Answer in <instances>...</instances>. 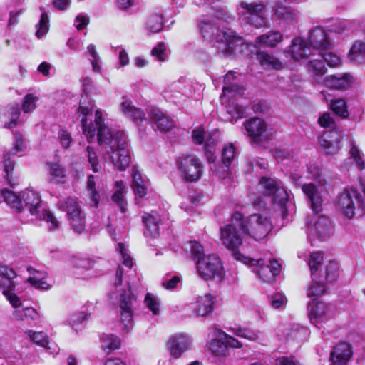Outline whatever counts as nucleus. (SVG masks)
<instances>
[{"label":"nucleus","instance_id":"obj_44","mask_svg":"<svg viewBox=\"0 0 365 365\" xmlns=\"http://www.w3.org/2000/svg\"><path fill=\"white\" fill-rule=\"evenodd\" d=\"M260 263L258 264H252L251 266H258V274L259 277L266 282H273L275 281V274L269 268L267 265H263V260L262 259H258Z\"/></svg>","mask_w":365,"mask_h":365},{"label":"nucleus","instance_id":"obj_11","mask_svg":"<svg viewBox=\"0 0 365 365\" xmlns=\"http://www.w3.org/2000/svg\"><path fill=\"white\" fill-rule=\"evenodd\" d=\"M240 6L242 9L247 11L249 16L247 21L251 25L259 29L267 25V19L264 17L266 6L264 2H252L241 1Z\"/></svg>","mask_w":365,"mask_h":365},{"label":"nucleus","instance_id":"obj_63","mask_svg":"<svg viewBox=\"0 0 365 365\" xmlns=\"http://www.w3.org/2000/svg\"><path fill=\"white\" fill-rule=\"evenodd\" d=\"M58 138L60 144L64 149L68 148L73 143V139L70 133L65 130H61L58 132Z\"/></svg>","mask_w":365,"mask_h":365},{"label":"nucleus","instance_id":"obj_54","mask_svg":"<svg viewBox=\"0 0 365 365\" xmlns=\"http://www.w3.org/2000/svg\"><path fill=\"white\" fill-rule=\"evenodd\" d=\"M36 27L37 29L36 36L38 38H41L47 34L49 29V19L46 12L41 14L40 21Z\"/></svg>","mask_w":365,"mask_h":365},{"label":"nucleus","instance_id":"obj_16","mask_svg":"<svg viewBox=\"0 0 365 365\" xmlns=\"http://www.w3.org/2000/svg\"><path fill=\"white\" fill-rule=\"evenodd\" d=\"M302 190L307 197L313 212H320L322 210L323 198L318 187L313 182L304 183L302 185Z\"/></svg>","mask_w":365,"mask_h":365},{"label":"nucleus","instance_id":"obj_61","mask_svg":"<svg viewBox=\"0 0 365 365\" xmlns=\"http://www.w3.org/2000/svg\"><path fill=\"white\" fill-rule=\"evenodd\" d=\"M205 155L210 163H213L216 160V148L213 141H207L204 146Z\"/></svg>","mask_w":365,"mask_h":365},{"label":"nucleus","instance_id":"obj_53","mask_svg":"<svg viewBox=\"0 0 365 365\" xmlns=\"http://www.w3.org/2000/svg\"><path fill=\"white\" fill-rule=\"evenodd\" d=\"M318 56L321 58L324 63L326 62L330 67H336L340 62L339 58L332 52L327 50H322L318 53Z\"/></svg>","mask_w":365,"mask_h":365},{"label":"nucleus","instance_id":"obj_50","mask_svg":"<svg viewBox=\"0 0 365 365\" xmlns=\"http://www.w3.org/2000/svg\"><path fill=\"white\" fill-rule=\"evenodd\" d=\"M228 329H230L234 334L249 340H255L257 337V333L250 328H244L235 325V327H230Z\"/></svg>","mask_w":365,"mask_h":365},{"label":"nucleus","instance_id":"obj_34","mask_svg":"<svg viewBox=\"0 0 365 365\" xmlns=\"http://www.w3.org/2000/svg\"><path fill=\"white\" fill-rule=\"evenodd\" d=\"M125 185L123 181H117L115 184V192L112 200L120 207V211L124 213L126 210V202L125 200Z\"/></svg>","mask_w":365,"mask_h":365},{"label":"nucleus","instance_id":"obj_51","mask_svg":"<svg viewBox=\"0 0 365 365\" xmlns=\"http://www.w3.org/2000/svg\"><path fill=\"white\" fill-rule=\"evenodd\" d=\"M323 261V254L321 252H313L310 255L309 267L312 277L316 276Z\"/></svg>","mask_w":365,"mask_h":365},{"label":"nucleus","instance_id":"obj_13","mask_svg":"<svg viewBox=\"0 0 365 365\" xmlns=\"http://www.w3.org/2000/svg\"><path fill=\"white\" fill-rule=\"evenodd\" d=\"M284 54L286 58L295 61L311 56L310 48L301 38H294L291 45L284 51Z\"/></svg>","mask_w":365,"mask_h":365},{"label":"nucleus","instance_id":"obj_49","mask_svg":"<svg viewBox=\"0 0 365 365\" xmlns=\"http://www.w3.org/2000/svg\"><path fill=\"white\" fill-rule=\"evenodd\" d=\"M235 147L230 143L222 152L221 161L225 168H230L235 156Z\"/></svg>","mask_w":365,"mask_h":365},{"label":"nucleus","instance_id":"obj_1","mask_svg":"<svg viewBox=\"0 0 365 365\" xmlns=\"http://www.w3.org/2000/svg\"><path fill=\"white\" fill-rule=\"evenodd\" d=\"M82 100L78 108V118L81 119L83 134L88 142L97 140L101 149L105 152L104 158L112 161L115 168L124 170L131 161V156L127 140L123 132L113 133L103 122L102 112L93 108L83 105Z\"/></svg>","mask_w":365,"mask_h":365},{"label":"nucleus","instance_id":"obj_42","mask_svg":"<svg viewBox=\"0 0 365 365\" xmlns=\"http://www.w3.org/2000/svg\"><path fill=\"white\" fill-rule=\"evenodd\" d=\"M48 173L50 180L56 182H61V179L66 177V170L58 163H49Z\"/></svg>","mask_w":365,"mask_h":365},{"label":"nucleus","instance_id":"obj_28","mask_svg":"<svg viewBox=\"0 0 365 365\" xmlns=\"http://www.w3.org/2000/svg\"><path fill=\"white\" fill-rule=\"evenodd\" d=\"M225 108L226 112L230 116L227 120L231 123H235L239 119L245 116L246 108L234 101H229Z\"/></svg>","mask_w":365,"mask_h":365},{"label":"nucleus","instance_id":"obj_57","mask_svg":"<svg viewBox=\"0 0 365 365\" xmlns=\"http://www.w3.org/2000/svg\"><path fill=\"white\" fill-rule=\"evenodd\" d=\"M350 54L355 60L365 59V43L356 41L350 49Z\"/></svg>","mask_w":365,"mask_h":365},{"label":"nucleus","instance_id":"obj_27","mask_svg":"<svg viewBox=\"0 0 365 365\" xmlns=\"http://www.w3.org/2000/svg\"><path fill=\"white\" fill-rule=\"evenodd\" d=\"M27 270L31 274L27 279V282L34 287L41 289H48L51 287V285L46 282L47 274L46 272L36 271L31 267H28Z\"/></svg>","mask_w":365,"mask_h":365},{"label":"nucleus","instance_id":"obj_55","mask_svg":"<svg viewBox=\"0 0 365 365\" xmlns=\"http://www.w3.org/2000/svg\"><path fill=\"white\" fill-rule=\"evenodd\" d=\"M38 98L34 94L29 93L26 95L22 101V110L25 113L33 112L36 106Z\"/></svg>","mask_w":365,"mask_h":365},{"label":"nucleus","instance_id":"obj_40","mask_svg":"<svg viewBox=\"0 0 365 365\" xmlns=\"http://www.w3.org/2000/svg\"><path fill=\"white\" fill-rule=\"evenodd\" d=\"M87 51L89 55L88 60L91 62L93 71L96 73H101V59L96 51V46L89 44L87 47Z\"/></svg>","mask_w":365,"mask_h":365},{"label":"nucleus","instance_id":"obj_47","mask_svg":"<svg viewBox=\"0 0 365 365\" xmlns=\"http://www.w3.org/2000/svg\"><path fill=\"white\" fill-rule=\"evenodd\" d=\"M144 302L146 307L152 312L154 315H158L160 313V300L152 293H147Z\"/></svg>","mask_w":365,"mask_h":365},{"label":"nucleus","instance_id":"obj_8","mask_svg":"<svg viewBox=\"0 0 365 365\" xmlns=\"http://www.w3.org/2000/svg\"><path fill=\"white\" fill-rule=\"evenodd\" d=\"M243 43L244 40L241 35L231 28H225L217 34L215 47L220 53L230 56Z\"/></svg>","mask_w":365,"mask_h":365},{"label":"nucleus","instance_id":"obj_58","mask_svg":"<svg viewBox=\"0 0 365 365\" xmlns=\"http://www.w3.org/2000/svg\"><path fill=\"white\" fill-rule=\"evenodd\" d=\"M86 156L88 161L91 166V169L93 172L97 173L101 169V165L98 163V159L93 148L91 146H88L86 150Z\"/></svg>","mask_w":365,"mask_h":365},{"label":"nucleus","instance_id":"obj_25","mask_svg":"<svg viewBox=\"0 0 365 365\" xmlns=\"http://www.w3.org/2000/svg\"><path fill=\"white\" fill-rule=\"evenodd\" d=\"M256 58L260 65L265 69L281 70L283 68L282 61L267 52L257 51Z\"/></svg>","mask_w":365,"mask_h":365},{"label":"nucleus","instance_id":"obj_56","mask_svg":"<svg viewBox=\"0 0 365 365\" xmlns=\"http://www.w3.org/2000/svg\"><path fill=\"white\" fill-rule=\"evenodd\" d=\"M26 149V143L20 133H16L14 135V140L13 143V148L11 150L13 155H21Z\"/></svg>","mask_w":365,"mask_h":365},{"label":"nucleus","instance_id":"obj_31","mask_svg":"<svg viewBox=\"0 0 365 365\" xmlns=\"http://www.w3.org/2000/svg\"><path fill=\"white\" fill-rule=\"evenodd\" d=\"M212 297L210 294L200 297L196 302L195 310L199 317L207 316L213 311Z\"/></svg>","mask_w":365,"mask_h":365},{"label":"nucleus","instance_id":"obj_7","mask_svg":"<svg viewBox=\"0 0 365 365\" xmlns=\"http://www.w3.org/2000/svg\"><path fill=\"white\" fill-rule=\"evenodd\" d=\"M336 206L338 210L349 219L355 215V209H364L365 205L364 200L356 189L345 190L337 197Z\"/></svg>","mask_w":365,"mask_h":365},{"label":"nucleus","instance_id":"obj_35","mask_svg":"<svg viewBox=\"0 0 365 365\" xmlns=\"http://www.w3.org/2000/svg\"><path fill=\"white\" fill-rule=\"evenodd\" d=\"M98 177L93 175H89L86 182V189L89 193L91 200V206L97 207L100 199V195L96 189V182Z\"/></svg>","mask_w":365,"mask_h":365},{"label":"nucleus","instance_id":"obj_26","mask_svg":"<svg viewBox=\"0 0 365 365\" xmlns=\"http://www.w3.org/2000/svg\"><path fill=\"white\" fill-rule=\"evenodd\" d=\"M283 40V35L279 31H270L257 36L255 43L264 46L274 48Z\"/></svg>","mask_w":365,"mask_h":365},{"label":"nucleus","instance_id":"obj_12","mask_svg":"<svg viewBox=\"0 0 365 365\" xmlns=\"http://www.w3.org/2000/svg\"><path fill=\"white\" fill-rule=\"evenodd\" d=\"M243 126L251 143L255 144H258L262 141L263 135L267 130L266 121L258 117L246 120L243 123Z\"/></svg>","mask_w":365,"mask_h":365},{"label":"nucleus","instance_id":"obj_15","mask_svg":"<svg viewBox=\"0 0 365 365\" xmlns=\"http://www.w3.org/2000/svg\"><path fill=\"white\" fill-rule=\"evenodd\" d=\"M119 110L125 117L136 123H141L143 120H147L145 113L140 108L135 107L127 96L122 97L119 104Z\"/></svg>","mask_w":365,"mask_h":365},{"label":"nucleus","instance_id":"obj_60","mask_svg":"<svg viewBox=\"0 0 365 365\" xmlns=\"http://www.w3.org/2000/svg\"><path fill=\"white\" fill-rule=\"evenodd\" d=\"M117 250L120 253L123 264L130 269L133 266V260L125 246L118 243Z\"/></svg>","mask_w":365,"mask_h":365},{"label":"nucleus","instance_id":"obj_10","mask_svg":"<svg viewBox=\"0 0 365 365\" xmlns=\"http://www.w3.org/2000/svg\"><path fill=\"white\" fill-rule=\"evenodd\" d=\"M259 185L262 188V193L272 198L274 203L284 205L288 200L286 190L279 186L277 180L265 176L261 177Z\"/></svg>","mask_w":365,"mask_h":365},{"label":"nucleus","instance_id":"obj_3","mask_svg":"<svg viewBox=\"0 0 365 365\" xmlns=\"http://www.w3.org/2000/svg\"><path fill=\"white\" fill-rule=\"evenodd\" d=\"M231 221L235 222L245 235L256 241L265 238L272 229L270 219L259 213L244 217L242 213L235 211L231 216Z\"/></svg>","mask_w":365,"mask_h":365},{"label":"nucleus","instance_id":"obj_39","mask_svg":"<svg viewBox=\"0 0 365 365\" xmlns=\"http://www.w3.org/2000/svg\"><path fill=\"white\" fill-rule=\"evenodd\" d=\"M199 26L204 38H211L218 31L217 25L209 19L201 20L199 22Z\"/></svg>","mask_w":365,"mask_h":365},{"label":"nucleus","instance_id":"obj_21","mask_svg":"<svg viewBox=\"0 0 365 365\" xmlns=\"http://www.w3.org/2000/svg\"><path fill=\"white\" fill-rule=\"evenodd\" d=\"M319 142L327 154L334 155L338 152L339 138L336 130L324 131L319 137Z\"/></svg>","mask_w":365,"mask_h":365},{"label":"nucleus","instance_id":"obj_18","mask_svg":"<svg viewBox=\"0 0 365 365\" xmlns=\"http://www.w3.org/2000/svg\"><path fill=\"white\" fill-rule=\"evenodd\" d=\"M127 290L120 293L119 304L122 317L131 319L133 317V307L136 297L131 292L130 282H127Z\"/></svg>","mask_w":365,"mask_h":365},{"label":"nucleus","instance_id":"obj_23","mask_svg":"<svg viewBox=\"0 0 365 365\" xmlns=\"http://www.w3.org/2000/svg\"><path fill=\"white\" fill-rule=\"evenodd\" d=\"M131 175L133 179L132 188L135 195L139 197H145L149 185L148 181L142 175L136 167H133Z\"/></svg>","mask_w":365,"mask_h":365},{"label":"nucleus","instance_id":"obj_45","mask_svg":"<svg viewBox=\"0 0 365 365\" xmlns=\"http://www.w3.org/2000/svg\"><path fill=\"white\" fill-rule=\"evenodd\" d=\"M189 244L190 257L195 261V264H197L198 261L202 259L204 257L207 256L205 255L204 247L196 240L190 241Z\"/></svg>","mask_w":365,"mask_h":365},{"label":"nucleus","instance_id":"obj_6","mask_svg":"<svg viewBox=\"0 0 365 365\" xmlns=\"http://www.w3.org/2000/svg\"><path fill=\"white\" fill-rule=\"evenodd\" d=\"M197 273L203 279L222 281L225 271L220 258L215 254L207 255L196 264Z\"/></svg>","mask_w":365,"mask_h":365},{"label":"nucleus","instance_id":"obj_38","mask_svg":"<svg viewBox=\"0 0 365 365\" xmlns=\"http://www.w3.org/2000/svg\"><path fill=\"white\" fill-rule=\"evenodd\" d=\"M276 20H283L285 21H291L295 19V13L290 7H287L282 4H277L276 5L274 14Z\"/></svg>","mask_w":365,"mask_h":365},{"label":"nucleus","instance_id":"obj_41","mask_svg":"<svg viewBox=\"0 0 365 365\" xmlns=\"http://www.w3.org/2000/svg\"><path fill=\"white\" fill-rule=\"evenodd\" d=\"M163 16L158 14L150 16L146 23V29L150 33H158L163 29Z\"/></svg>","mask_w":365,"mask_h":365},{"label":"nucleus","instance_id":"obj_59","mask_svg":"<svg viewBox=\"0 0 365 365\" xmlns=\"http://www.w3.org/2000/svg\"><path fill=\"white\" fill-rule=\"evenodd\" d=\"M4 171L6 173V179L11 186L15 183L11 180L12 172L14 168V163L10 160L9 153L4 154Z\"/></svg>","mask_w":365,"mask_h":365},{"label":"nucleus","instance_id":"obj_46","mask_svg":"<svg viewBox=\"0 0 365 365\" xmlns=\"http://www.w3.org/2000/svg\"><path fill=\"white\" fill-rule=\"evenodd\" d=\"M312 277V284L310 285L307 291V297H312L315 296H321L326 292L325 284L318 281L317 276Z\"/></svg>","mask_w":365,"mask_h":365},{"label":"nucleus","instance_id":"obj_62","mask_svg":"<svg viewBox=\"0 0 365 365\" xmlns=\"http://www.w3.org/2000/svg\"><path fill=\"white\" fill-rule=\"evenodd\" d=\"M153 56L160 61H165L167 59L166 46L163 43H158L151 51Z\"/></svg>","mask_w":365,"mask_h":365},{"label":"nucleus","instance_id":"obj_43","mask_svg":"<svg viewBox=\"0 0 365 365\" xmlns=\"http://www.w3.org/2000/svg\"><path fill=\"white\" fill-rule=\"evenodd\" d=\"M330 108L336 115L342 118H346L349 116V111L344 99L339 98L333 100L331 103Z\"/></svg>","mask_w":365,"mask_h":365},{"label":"nucleus","instance_id":"obj_30","mask_svg":"<svg viewBox=\"0 0 365 365\" xmlns=\"http://www.w3.org/2000/svg\"><path fill=\"white\" fill-rule=\"evenodd\" d=\"M307 70L309 73L319 81V78H322L327 73L324 61L321 58H312L307 63Z\"/></svg>","mask_w":365,"mask_h":365},{"label":"nucleus","instance_id":"obj_36","mask_svg":"<svg viewBox=\"0 0 365 365\" xmlns=\"http://www.w3.org/2000/svg\"><path fill=\"white\" fill-rule=\"evenodd\" d=\"M325 314V304L317 299H313L308 304L309 319H319Z\"/></svg>","mask_w":365,"mask_h":365},{"label":"nucleus","instance_id":"obj_37","mask_svg":"<svg viewBox=\"0 0 365 365\" xmlns=\"http://www.w3.org/2000/svg\"><path fill=\"white\" fill-rule=\"evenodd\" d=\"M324 277L327 283L335 282L339 277V267L337 262L329 261L324 271Z\"/></svg>","mask_w":365,"mask_h":365},{"label":"nucleus","instance_id":"obj_9","mask_svg":"<svg viewBox=\"0 0 365 365\" xmlns=\"http://www.w3.org/2000/svg\"><path fill=\"white\" fill-rule=\"evenodd\" d=\"M60 210L67 212L68 219L73 231L81 234L85 228L84 216L78 203L75 199L66 197L61 199L58 202Z\"/></svg>","mask_w":365,"mask_h":365},{"label":"nucleus","instance_id":"obj_2","mask_svg":"<svg viewBox=\"0 0 365 365\" xmlns=\"http://www.w3.org/2000/svg\"><path fill=\"white\" fill-rule=\"evenodd\" d=\"M1 195L6 203L16 212L29 207L31 215L48 224L49 230L53 231L60 227V222L50 210L42 207L40 195L34 190H25L17 194L5 189L1 191Z\"/></svg>","mask_w":365,"mask_h":365},{"label":"nucleus","instance_id":"obj_48","mask_svg":"<svg viewBox=\"0 0 365 365\" xmlns=\"http://www.w3.org/2000/svg\"><path fill=\"white\" fill-rule=\"evenodd\" d=\"M214 334L216 336L222 337V339L225 340L228 349L229 347L234 349H240L242 347V344L239 340L230 335H228L222 329H214Z\"/></svg>","mask_w":365,"mask_h":365},{"label":"nucleus","instance_id":"obj_19","mask_svg":"<svg viewBox=\"0 0 365 365\" xmlns=\"http://www.w3.org/2000/svg\"><path fill=\"white\" fill-rule=\"evenodd\" d=\"M309 41L314 50L318 53L322 50H327L331 45L328 35L322 27H316L309 33Z\"/></svg>","mask_w":365,"mask_h":365},{"label":"nucleus","instance_id":"obj_64","mask_svg":"<svg viewBox=\"0 0 365 365\" xmlns=\"http://www.w3.org/2000/svg\"><path fill=\"white\" fill-rule=\"evenodd\" d=\"M317 123L324 128H331L335 125L334 120L328 113H324L321 115L317 120Z\"/></svg>","mask_w":365,"mask_h":365},{"label":"nucleus","instance_id":"obj_29","mask_svg":"<svg viewBox=\"0 0 365 365\" xmlns=\"http://www.w3.org/2000/svg\"><path fill=\"white\" fill-rule=\"evenodd\" d=\"M101 349L107 354L118 349L121 344L120 339L112 334H103L101 336Z\"/></svg>","mask_w":365,"mask_h":365},{"label":"nucleus","instance_id":"obj_4","mask_svg":"<svg viewBox=\"0 0 365 365\" xmlns=\"http://www.w3.org/2000/svg\"><path fill=\"white\" fill-rule=\"evenodd\" d=\"M235 222L229 223L220 228L222 244L231 252L233 259L246 265L258 264L260 261L244 255L240 248L243 245V239Z\"/></svg>","mask_w":365,"mask_h":365},{"label":"nucleus","instance_id":"obj_32","mask_svg":"<svg viewBox=\"0 0 365 365\" xmlns=\"http://www.w3.org/2000/svg\"><path fill=\"white\" fill-rule=\"evenodd\" d=\"M182 334H177L170 337L167 343L170 357L178 359L182 354Z\"/></svg>","mask_w":365,"mask_h":365},{"label":"nucleus","instance_id":"obj_5","mask_svg":"<svg viewBox=\"0 0 365 365\" xmlns=\"http://www.w3.org/2000/svg\"><path fill=\"white\" fill-rule=\"evenodd\" d=\"M17 277L16 272L7 265L0 264V288L3 289V294L14 308L21 306V300L19 294L22 289L18 287L14 280Z\"/></svg>","mask_w":365,"mask_h":365},{"label":"nucleus","instance_id":"obj_17","mask_svg":"<svg viewBox=\"0 0 365 365\" xmlns=\"http://www.w3.org/2000/svg\"><path fill=\"white\" fill-rule=\"evenodd\" d=\"M147 113L150 122L162 132H168L175 126L173 120L165 115L158 108H149L147 109Z\"/></svg>","mask_w":365,"mask_h":365},{"label":"nucleus","instance_id":"obj_20","mask_svg":"<svg viewBox=\"0 0 365 365\" xmlns=\"http://www.w3.org/2000/svg\"><path fill=\"white\" fill-rule=\"evenodd\" d=\"M353 356L352 346L349 343L341 341L330 354V359L332 364H348Z\"/></svg>","mask_w":365,"mask_h":365},{"label":"nucleus","instance_id":"obj_33","mask_svg":"<svg viewBox=\"0 0 365 365\" xmlns=\"http://www.w3.org/2000/svg\"><path fill=\"white\" fill-rule=\"evenodd\" d=\"M209 350L213 356L219 358L226 357L229 354L227 344L222 337L212 339L209 342Z\"/></svg>","mask_w":365,"mask_h":365},{"label":"nucleus","instance_id":"obj_14","mask_svg":"<svg viewBox=\"0 0 365 365\" xmlns=\"http://www.w3.org/2000/svg\"><path fill=\"white\" fill-rule=\"evenodd\" d=\"M184 165V180L187 182L198 181L202 174V165L197 156L187 155Z\"/></svg>","mask_w":365,"mask_h":365},{"label":"nucleus","instance_id":"obj_52","mask_svg":"<svg viewBox=\"0 0 365 365\" xmlns=\"http://www.w3.org/2000/svg\"><path fill=\"white\" fill-rule=\"evenodd\" d=\"M28 336L37 345L44 348L50 349L48 345V339L47 335L43 331H29Z\"/></svg>","mask_w":365,"mask_h":365},{"label":"nucleus","instance_id":"obj_24","mask_svg":"<svg viewBox=\"0 0 365 365\" xmlns=\"http://www.w3.org/2000/svg\"><path fill=\"white\" fill-rule=\"evenodd\" d=\"M145 230L144 235L146 237L155 238L159 235L160 216L157 214L145 213L142 217Z\"/></svg>","mask_w":365,"mask_h":365},{"label":"nucleus","instance_id":"obj_22","mask_svg":"<svg viewBox=\"0 0 365 365\" xmlns=\"http://www.w3.org/2000/svg\"><path fill=\"white\" fill-rule=\"evenodd\" d=\"M353 82V77L349 73H345L339 75H329L324 79V85L334 90H346L349 88Z\"/></svg>","mask_w":365,"mask_h":365}]
</instances>
